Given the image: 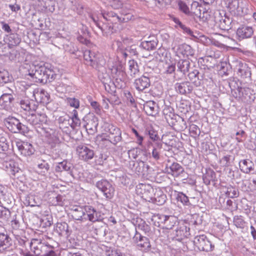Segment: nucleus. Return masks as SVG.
Instances as JSON below:
<instances>
[{"label":"nucleus","mask_w":256,"mask_h":256,"mask_svg":"<svg viewBox=\"0 0 256 256\" xmlns=\"http://www.w3.org/2000/svg\"><path fill=\"white\" fill-rule=\"evenodd\" d=\"M28 74L36 78V82L42 83L50 82L55 78L56 76L52 70L45 66L35 67L34 72H29Z\"/></svg>","instance_id":"f257e3e1"},{"label":"nucleus","mask_w":256,"mask_h":256,"mask_svg":"<svg viewBox=\"0 0 256 256\" xmlns=\"http://www.w3.org/2000/svg\"><path fill=\"white\" fill-rule=\"evenodd\" d=\"M4 124L8 129L14 133H24L28 128L14 117L9 116L4 120Z\"/></svg>","instance_id":"f03ea898"},{"label":"nucleus","mask_w":256,"mask_h":256,"mask_svg":"<svg viewBox=\"0 0 256 256\" xmlns=\"http://www.w3.org/2000/svg\"><path fill=\"white\" fill-rule=\"evenodd\" d=\"M136 194L146 202H154L156 199L154 198V189L148 184H140L136 186Z\"/></svg>","instance_id":"7ed1b4c3"},{"label":"nucleus","mask_w":256,"mask_h":256,"mask_svg":"<svg viewBox=\"0 0 256 256\" xmlns=\"http://www.w3.org/2000/svg\"><path fill=\"white\" fill-rule=\"evenodd\" d=\"M194 243L195 246L202 251L211 252L214 247L204 234L196 236L194 238Z\"/></svg>","instance_id":"20e7f679"},{"label":"nucleus","mask_w":256,"mask_h":256,"mask_svg":"<svg viewBox=\"0 0 256 256\" xmlns=\"http://www.w3.org/2000/svg\"><path fill=\"white\" fill-rule=\"evenodd\" d=\"M86 124L84 125L87 132L90 134H93L97 132V127L98 124V120L93 114H89L84 118Z\"/></svg>","instance_id":"39448f33"},{"label":"nucleus","mask_w":256,"mask_h":256,"mask_svg":"<svg viewBox=\"0 0 256 256\" xmlns=\"http://www.w3.org/2000/svg\"><path fill=\"white\" fill-rule=\"evenodd\" d=\"M190 235V224L186 221L179 222L176 230V238L178 241L188 238Z\"/></svg>","instance_id":"423d86ee"},{"label":"nucleus","mask_w":256,"mask_h":256,"mask_svg":"<svg viewBox=\"0 0 256 256\" xmlns=\"http://www.w3.org/2000/svg\"><path fill=\"white\" fill-rule=\"evenodd\" d=\"M109 127V130L110 134V135L109 136V138L111 140H108L104 138L102 136L98 137V140H102L106 144L110 142L112 144H116V143L120 142L122 138L120 130L118 128L112 125L110 126Z\"/></svg>","instance_id":"0eeeda50"},{"label":"nucleus","mask_w":256,"mask_h":256,"mask_svg":"<svg viewBox=\"0 0 256 256\" xmlns=\"http://www.w3.org/2000/svg\"><path fill=\"white\" fill-rule=\"evenodd\" d=\"M76 152L80 160L87 162L94 156V150L85 145H80L76 148Z\"/></svg>","instance_id":"6e6552de"},{"label":"nucleus","mask_w":256,"mask_h":256,"mask_svg":"<svg viewBox=\"0 0 256 256\" xmlns=\"http://www.w3.org/2000/svg\"><path fill=\"white\" fill-rule=\"evenodd\" d=\"M98 188L103 192L108 199H111L114 196V188L108 181L104 180L97 184Z\"/></svg>","instance_id":"1a4fd4ad"},{"label":"nucleus","mask_w":256,"mask_h":256,"mask_svg":"<svg viewBox=\"0 0 256 256\" xmlns=\"http://www.w3.org/2000/svg\"><path fill=\"white\" fill-rule=\"evenodd\" d=\"M254 34L253 27L247 25H242L236 30V36L240 40L252 38Z\"/></svg>","instance_id":"9d476101"},{"label":"nucleus","mask_w":256,"mask_h":256,"mask_svg":"<svg viewBox=\"0 0 256 256\" xmlns=\"http://www.w3.org/2000/svg\"><path fill=\"white\" fill-rule=\"evenodd\" d=\"M48 247V246L42 243L40 239L33 238L30 243V250L36 255H40Z\"/></svg>","instance_id":"9b49d317"},{"label":"nucleus","mask_w":256,"mask_h":256,"mask_svg":"<svg viewBox=\"0 0 256 256\" xmlns=\"http://www.w3.org/2000/svg\"><path fill=\"white\" fill-rule=\"evenodd\" d=\"M165 172L174 178L180 176L184 172V168L178 163L174 162L170 166H166Z\"/></svg>","instance_id":"f8f14e48"},{"label":"nucleus","mask_w":256,"mask_h":256,"mask_svg":"<svg viewBox=\"0 0 256 256\" xmlns=\"http://www.w3.org/2000/svg\"><path fill=\"white\" fill-rule=\"evenodd\" d=\"M14 96L2 94L0 97V107L7 111H10L14 106Z\"/></svg>","instance_id":"ddd939ff"},{"label":"nucleus","mask_w":256,"mask_h":256,"mask_svg":"<svg viewBox=\"0 0 256 256\" xmlns=\"http://www.w3.org/2000/svg\"><path fill=\"white\" fill-rule=\"evenodd\" d=\"M33 96L35 100L39 103L44 104L49 102L50 95L44 90L36 89L33 92Z\"/></svg>","instance_id":"4468645a"},{"label":"nucleus","mask_w":256,"mask_h":256,"mask_svg":"<svg viewBox=\"0 0 256 256\" xmlns=\"http://www.w3.org/2000/svg\"><path fill=\"white\" fill-rule=\"evenodd\" d=\"M134 240L137 246L142 250H148L151 247L149 239L140 234H136L134 236Z\"/></svg>","instance_id":"2eb2a0df"},{"label":"nucleus","mask_w":256,"mask_h":256,"mask_svg":"<svg viewBox=\"0 0 256 256\" xmlns=\"http://www.w3.org/2000/svg\"><path fill=\"white\" fill-rule=\"evenodd\" d=\"M102 56L100 55H96L95 54L90 50H86L84 52V58L86 64L94 66L95 63L100 62V64H104L105 62L98 61Z\"/></svg>","instance_id":"dca6fc26"},{"label":"nucleus","mask_w":256,"mask_h":256,"mask_svg":"<svg viewBox=\"0 0 256 256\" xmlns=\"http://www.w3.org/2000/svg\"><path fill=\"white\" fill-rule=\"evenodd\" d=\"M144 110L148 115L155 116L159 112V106L154 101L150 100L144 104Z\"/></svg>","instance_id":"f3484780"},{"label":"nucleus","mask_w":256,"mask_h":256,"mask_svg":"<svg viewBox=\"0 0 256 256\" xmlns=\"http://www.w3.org/2000/svg\"><path fill=\"white\" fill-rule=\"evenodd\" d=\"M28 121L33 126L42 124L47 122V116L44 114H31L28 118Z\"/></svg>","instance_id":"a211bd4d"},{"label":"nucleus","mask_w":256,"mask_h":256,"mask_svg":"<svg viewBox=\"0 0 256 256\" xmlns=\"http://www.w3.org/2000/svg\"><path fill=\"white\" fill-rule=\"evenodd\" d=\"M176 91L181 94H187L191 93L193 87L188 82H178L175 84Z\"/></svg>","instance_id":"6ab92c4d"},{"label":"nucleus","mask_w":256,"mask_h":256,"mask_svg":"<svg viewBox=\"0 0 256 256\" xmlns=\"http://www.w3.org/2000/svg\"><path fill=\"white\" fill-rule=\"evenodd\" d=\"M102 83L104 84L105 90L108 93L114 94L116 91V86L114 83L111 81L108 75L106 74V76L101 77L100 76Z\"/></svg>","instance_id":"aec40b11"},{"label":"nucleus","mask_w":256,"mask_h":256,"mask_svg":"<svg viewBox=\"0 0 256 256\" xmlns=\"http://www.w3.org/2000/svg\"><path fill=\"white\" fill-rule=\"evenodd\" d=\"M134 85L137 90L138 91H142L150 86V78L146 76H142L135 80Z\"/></svg>","instance_id":"412c9836"},{"label":"nucleus","mask_w":256,"mask_h":256,"mask_svg":"<svg viewBox=\"0 0 256 256\" xmlns=\"http://www.w3.org/2000/svg\"><path fill=\"white\" fill-rule=\"evenodd\" d=\"M111 73L114 78L122 80L124 78L125 73L123 66L120 64H116L110 68Z\"/></svg>","instance_id":"4be33fe9"},{"label":"nucleus","mask_w":256,"mask_h":256,"mask_svg":"<svg viewBox=\"0 0 256 256\" xmlns=\"http://www.w3.org/2000/svg\"><path fill=\"white\" fill-rule=\"evenodd\" d=\"M58 122L62 123H68V124L73 129H76L79 127L80 125V120L78 118H72L68 116L67 118H64L61 116L58 119Z\"/></svg>","instance_id":"5701e85b"},{"label":"nucleus","mask_w":256,"mask_h":256,"mask_svg":"<svg viewBox=\"0 0 256 256\" xmlns=\"http://www.w3.org/2000/svg\"><path fill=\"white\" fill-rule=\"evenodd\" d=\"M230 9L238 15H242L245 13L243 8V3L238 0H232L229 4Z\"/></svg>","instance_id":"b1692460"},{"label":"nucleus","mask_w":256,"mask_h":256,"mask_svg":"<svg viewBox=\"0 0 256 256\" xmlns=\"http://www.w3.org/2000/svg\"><path fill=\"white\" fill-rule=\"evenodd\" d=\"M240 168L242 172L248 174L254 169V164L250 160H243L240 162Z\"/></svg>","instance_id":"393cba45"},{"label":"nucleus","mask_w":256,"mask_h":256,"mask_svg":"<svg viewBox=\"0 0 256 256\" xmlns=\"http://www.w3.org/2000/svg\"><path fill=\"white\" fill-rule=\"evenodd\" d=\"M240 91L238 92V96L242 97L247 101L254 100L255 96L252 94V90L250 88L240 87Z\"/></svg>","instance_id":"a878e982"},{"label":"nucleus","mask_w":256,"mask_h":256,"mask_svg":"<svg viewBox=\"0 0 256 256\" xmlns=\"http://www.w3.org/2000/svg\"><path fill=\"white\" fill-rule=\"evenodd\" d=\"M84 210L90 221L95 222L98 220V212L94 208L90 206H86L84 207Z\"/></svg>","instance_id":"bb28decb"},{"label":"nucleus","mask_w":256,"mask_h":256,"mask_svg":"<svg viewBox=\"0 0 256 256\" xmlns=\"http://www.w3.org/2000/svg\"><path fill=\"white\" fill-rule=\"evenodd\" d=\"M219 20H216V22H218V26L220 29L224 30H228L230 28L231 20L224 16H220Z\"/></svg>","instance_id":"cd10ccee"},{"label":"nucleus","mask_w":256,"mask_h":256,"mask_svg":"<svg viewBox=\"0 0 256 256\" xmlns=\"http://www.w3.org/2000/svg\"><path fill=\"white\" fill-rule=\"evenodd\" d=\"M98 27L102 30L104 36L111 34L115 31L112 24L109 23L98 24Z\"/></svg>","instance_id":"c85d7f7f"},{"label":"nucleus","mask_w":256,"mask_h":256,"mask_svg":"<svg viewBox=\"0 0 256 256\" xmlns=\"http://www.w3.org/2000/svg\"><path fill=\"white\" fill-rule=\"evenodd\" d=\"M190 63L188 60H180L177 64L178 70L185 75L189 70Z\"/></svg>","instance_id":"c756f323"},{"label":"nucleus","mask_w":256,"mask_h":256,"mask_svg":"<svg viewBox=\"0 0 256 256\" xmlns=\"http://www.w3.org/2000/svg\"><path fill=\"white\" fill-rule=\"evenodd\" d=\"M178 50L184 56H192L194 54V52L192 47L186 44L180 45Z\"/></svg>","instance_id":"7c9ffc66"},{"label":"nucleus","mask_w":256,"mask_h":256,"mask_svg":"<svg viewBox=\"0 0 256 256\" xmlns=\"http://www.w3.org/2000/svg\"><path fill=\"white\" fill-rule=\"evenodd\" d=\"M68 226L66 222H58L55 228V232L60 236L67 235L68 233Z\"/></svg>","instance_id":"2f4dec72"},{"label":"nucleus","mask_w":256,"mask_h":256,"mask_svg":"<svg viewBox=\"0 0 256 256\" xmlns=\"http://www.w3.org/2000/svg\"><path fill=\"white\" fill-rule=\"evenodd\" d=\"M20 154L24 156H29L34 154V149L32 145H17Z\"/></svg>","instance_id":"473e14b6"},{"label":"nucleus","mask_w":256,"mask_h":256,"mask_svg":"<svg viewBox=\"0 0 256 256\" xmlns=\"http://www.w3.org/2000/svg\"><path fill=\"white\" fill-rule=\"evenodd\" d=\"M188 76L190 80L193 82L196 85H199L200 82H198L199 80H202L204 77L202 75H200V72L197 70H194L192 72L188 74Z\"/></svg>","instance_id":"72a5a7b5"},{"label":"nucleus","mask_w":256,"mask_h":256,"mask_svg":"<svg viewBox=\"0 0 256 256\" xmlns=\"http://www.w3.org/2000/svg\"><path fill=\"white\" fill-rule=\"evenodd\" d=\"M8 44L10 46H18L21 42L20 38L16 34H11L8 36Z\"/></svg>","instance_id":"f704fd0d"},{"label":"nucleus","mask_w":256,"mask_h":256,"mask_svg":"<svg viewBox=\"0 0 256 256\" xmlns=\"http://www.w3.org/2000/svg\"><path fill=\"white\" fill-rule=\"evenodd\" d=\"M70 162H68L67 160H63L58 164L56 166L55 170L57 172L68 171L70 170Z\"/></svg>","instance_id":"c9c22d12"},{"label":"nucleus","mask_w":256,"mask_h":256,"mask_svg":"<svg viewBox=\"0 0 256 256\" xmlns=\"http://www.w3.org/2000/svg\"><path fill=\"white\" fill-rule=\"evenodd\" d=\"M158 43L154 40L151 42L143 41L140 43V46L142 49L147 50H152L155 49Z\"/></svg>","instance_id":"e433bc0d"},{"label":"nucleus","mask_w":256,"mask_h":256,"mask_svg":"<svg viewBox=\"0 0 256 256\" xmlns=\"http://www.w3.org/2000/svg\"><path fill=\"white\" fill-rule=\"evenodd\" d=\"M85 215V212L82 208H76L74 210L72 216L73 218L78 220H82L83 217Z\"/></svg>","instance_id":"4c0bfd02"},{"label":"nucleus","mask_w":256,"mask_h":256,"mask_svg":"<svg viewBox=\"0 0 256 256\" xmlns=\"http://www.w3.org/2000/svg\"><path fill=\"white\" fill-rule=\"evenodd\" d=\"M174 124V128L178 131L184 130L187 127L186 122L182 118H178Z\"/></svg>","instance_id":"58836bf2"},{"label":"nucleus","mask_w":256,"mask_h":256,"mask_svg":"<svg viewBox=\"0 0 256 256\" xmlns=\"http://www.w3.org/2000/svg\"><path fill=\"white\" fill-rule=\"evenodd\" d=\"M176 200L178 202H180L184 206H188L190 204L188 198L182 192H178L177 193Z\"/></svg>","instance_id":"ea45409f"},{"label":"nucleus","mask_w":256,"mask_h":256,"mask_svg":"<svg viewBox=\"0 0 256 256\" xmlns=\"http://www.w3.org/2000/svg\"><path fill=\"white\" fill-rule=\"evenodd\" d=\"M129 70L130 71V74L132 76H135L138 72V66L137 62L134 60H130L128 62Z\"/></svg>","instance_id":"a19ab883"},{"label":"nucleus","mask_w":256,"mask_h":256,"mask_svg":"<svg viewBox=\"0 0 256 256\" xmlns=\"http://www.w3.org/2000/svg\"><path fill=\"white\" fill-rule=\"evenodd\" d=\"M21 108L24 110L30 111L32 110H34L36 108L34 104H32L30 102L26 100H21L20 102Z\"/></svg>","instance_id":"79ce46f5"},{"label":"nucleus","mask_w":256,"mask_h":256,"mask_svg":"<svg viewBox=\"0 0 256 256\" xmlns=\"http://www.w3.org/2000/svg\"><path fill=\"white\" fill-rule=\"evenodd\" d=\"M201 8L202 6H200L198 2H194L192 4V11L196 16L201 18L204 16H202L201 14Z\"/></svg>","instance_id":"37998d69"},{"label":"nucleus","mask_w":256,"mask_h":256,"mask_svg":"<svg viewBox=\"0 0 256 256\" xmlns=\"http://www.w3.org/2000/svg\"><path fill=\"white\" fill-rule=\"evenodd\" d=\"M146 134L148 136L149 138L153 142L158 140L160 138L157 132L153 129L146 128Z\"/></svg>","instance_id":"c03bdc74"},{"label":"nucleus","mask_w":256,"mask_h":256,"mask_svg":"<svg viewBox=\"0 0 256 256\" xmlns=\"http://www.w3.org/2000/svg\"><path fill=\"white\" fill-rule=\"evenodd\" d=\"M164 224L166 228H172L175 224V222L173 220V218L170 216H166L164 221Z\"/></svg>","instance_id":"a18cd8bd"},{"label":"nucleus","mask_w":256,"mask_h":256,"mask_svg":"<svg viewBox=\"0 0 256 256\" xmlns=\"http://www.w3.org/2000/svg\"><path fill=\"white\" fill-rule=\"evenodd\" d=\"M189 131L191 135L196 137L200 135V128L194 124H191L189 126Z\"/></svg>","instance_id":"49530a36"},{"label":"nucleus","mask_w":256,"mask_h":256,"mask_svg":"<svg viewBox=\"0 0 256 256\" xmlns=\"http://www.w3.org/2000/svg\"><path fill=\"white\" fill-rule=\"evenodd\" d=\"M67 104L70 106L78 108L80 106L79 100L74 98H66Z\"/></svg>","instance_id":"de8ad7c7"},{"label":"nucleus","mask_w":256,"mask_h":256,"mask_svg":"<svg viewBox=\"0 0 256 256\" xmlns=\"http://www.w3.org/2000/svg\"><path fill=\"white\" fill-rule=\"evenodd\" d=\"M238 74L242 78H249L251 75L250 71L248 68L238 69Z\"/></svg>","instance_id":"09e8293b"},{"label":"nucleus","mask_w":256,"mask_h":256,"mask_svg":"<svg viewBox=\"0 0 256 256\" xmlns=\"http://www.w3.org/2000/svg\"><path fill=\"white\" fill-rule=\"evenodd\" d=\"M245 135L246 133L244 130H240L236 132L234 138L238 142H242L243 140L245 138Z\"/></svg>","instance_id":"8fccbe9b"},{"label":"nucleus","mask_w":256,"mask_h":256,"mask_svg":"<svg viewBox=\"0 0 256 256\" xmlns=\"http://www.w3.org/2000/svg\"><path fill=\"white\" fill-rule=\"evenodd\" d=\"M116 13L113 12H109L106 14L103 13V17L107 21H109L110 22H112V18H114V16H115Z\"/></svg>","instance_id":"3c124183"},{"label":"nucleus","mask_w":256,"mask_h":256,"mask_svg":"<svg viewBox=\"0 0 256 256\" xmlns=\"http://www.w3.org/2000/svg\"><path fill=\"white\" fill-rule=\"evenodd\" d=\"M7 242V236L4 234H0V248L5 246Z\"/></svg>","instance_id":"603ef678"},{"label":"nucleus","mask_w":256,"mask_h":256,"mask_svg":"<svg viewBox=\"0 0 256 256\" xmlns=\"http://www.w3.org/2000/svg\"><path fill=\"white\" fill-rule=\"evenodd\" d=\"M178 6L180 9L184 12L185 14H188L189 12V8L184 2H180L178 3Z\"/></svg>","instance_id":"864d4df0"},{"label":"nucleus","mask_w":256,"mask_h":256,"mask_svg":"<svg viewBox=\"0 0 256 256\" xmlns=\"http://www.w3.org/2000/svg\"><path fill=\"white\" fill-rule=\"evenodd\" d=\"M90 105L92 108L94 109L95 112L98 114L100 112V108L99 104L96 101H92Z\"/></svg>","instance_id":"5fc2aeb1"},{"label":"nucleus","mask_w":256,"mask_h":256,"mask_svg":"<svg viewBox=\"0 0 256 256\" xmlns=\"http://www.w3.org/2000/svg\"><path fill=\"white\" fill-rule=\"evenodd\" d=\"M176 66L175 65L172 64L168 65L165 71V72L168 74H172L175 72Z\"/></svg>","instance_id":"6e6d98bb"},{"label":"nucleus","mask_w":256,"mask_h":256,"mask_svg":"<svg viewBox=\"0 0 256 256\" xmlns=\"http://www.w3.org/2000/svg\"><path fill=\"white\" fill-rule=\"evenodd\" d=\"M181 28L183 30L184 32L190 36H194L193 32L192 30L188 27L186 26L185 25H182Z\"/></svg>","instance_id":"4d7b16f0"},{"label":"nucleus","mask_w":256,"mask_h":256,"mask_svg":"<svg viewBox=\"0 0 256 256\" xmlns=\"http://www.w3.org/2000/svg\"><path fill=\"white\" fill-rule=\"evenodd\" d=\"M124 18H122L118 16L116 14H115V16H114V18H112L111 23H116L118 22H124Z\"/></svg>","instance_id":"13d9d810"},{"label":"nucleus","mask_w":256,"mask_h":256,"mask_svg":"<svg viewBox=\"0 0 256 256\" xmlns=\"http://www.w3.org/2000/svg\"><path fill=\"white\" fill-rule=\"evenodd\" d=\"M230 156H224L222 158L220 161L225 166H228L230 164Z\"/></svg>","instance_id":"bf43d9fd"},{"label":"nucleus","mask_w":256,"mask_h":256,"mask_svg":"<svg viewBox=\"0 0 256 256\" xmlns=\"http://www.w3.org/2000/svg\"><path fill=\"white\" fill-rule=\"evenodd\" d=\"M220 70H222L225 74H227L228 64L226 62H222L220 64Z\"/></svg>","instance_id":"052dcab7"},{"label":"nucleus","mask_w":256,"mask_h":256,"mask_svg":"<svg viewBox=\"0 0 256 256\" xmlns=\"http://www.w3.org/2000/svg\"><path fill=\"white\" fill-rule=\"evenodd\" d=\"M134 134L136 136L137 138L138 141V144H142L143 140V137L140 136L138 132L134 128L132 130Z\"/></svg>","instance_id":"680f3d73"},{"label":"nucleus","mask_w":256,"mask_h":256,"mask_svg":"<svg viewBox=\"0 0 256 256\" xmlns=\"http://www.w3.org/2000/svg\"><path fill=\"white\" fill-rule=\"evenodd\" d=\"M157 2L162 6H166L168 5L171 2V0H155Z\"/></svg>","instance_id":"e2e57ef3"},{"label":"nucleus","mask_w":256,"mask_h":256,"mask_svg":"<svg viewBox=\"0 0 256 256\" xmlns=\"http://www.w3.org/2000/svg\"><path fill=\"white\" fill-rule=\"evenodd\" d=\"M1 24H2V29L4 30L5 32H10L12 31V30L8 24L4 22H2Z\"/></svg>","instance_id":"0e129e2a"},{"label":"nucleus","mask_w":256,"mask_h":256,"mask_svg":"<svg viewBox=\"0 0 256 256\" xmlns=\"http://www.w3.org/2000/svg\"><path fill=\"white\" fill-rule=\"evenodd\" d=\"M13 94H14L13 90L8 88H5L3 90L2 94H6V95L8 94L10 96H14Z\"/></svg>","instance_id":"69168bd1"},{"label":"nucleus","mask_w":256,"mask_h":256,"mask_svg":"<svg viewBox=\"0 0 256 256\" xmlns=\"http://www.w3.org/2000/svg\"><path fill=\"white\" fill-rule=\"evenodd\" d=\"M38 167L41 169L44 168V169L46 170H48L50 168L49 164L48 163L45 162H44V163L38 164Z\"/></svg>","instance_id":"338daca9"},{"label":"nucleus","mask_w":256,"mask_h":256,"mask_svg":"<svg viewBox=\"0 0 256 256\" xmlns=\"http://www.w3.org/2000/svg\"><path fill=\"white\" fill-rule=\"evenodd\" d=\"M9 7L10 8V10L16 12L18 10H20V6L16 4V5H9Z\"/></svg>","instance_id":"774afa93"}]
</instances>
